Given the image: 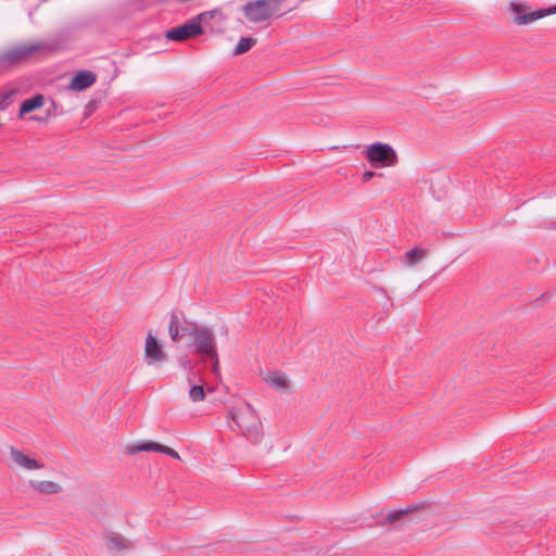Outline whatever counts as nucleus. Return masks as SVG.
<instances>
[{"label":"nucleus","instance_id":"nucleus-8","mask_svg":"<svg viewBox=\"0 0 556 556\" xmlns=\"http://www.w3.org/2000/svg\"><path fill=\"white\" fill-rule=\"evenodd\" d=\"M144 359L148 366L162 364L167 359L162 343L150 332L146 337Z\"/></svg>","mask_w":556,"mask_h":556},{"label":"nucleus","instance_id":"nucleus-17","mask_svg":"<svg viewBox=\"0 0 556 556\" xmlns=\"http://www.w3.org/2000/svg\"><path fill=\"white\" fill-rule=\"evenodd\" d=\"M168 333L173 341H178L180 339V323L179 317L175 312L170 314Z\"/></svg>","mask_w":556,"mask_h":556},{"label":"nucleus","instance_id":"nucleus-5","mask_svg":"<svg viewBox=\"0 0 556 556\" xmlns=\"http://www.w3.org/2000/svg\"><path fill=\"white\" fill-rule=\"evenodd\" d=\"M365 156L372 167L393 166L397 162L395 150L388 143L375 142L366 147Z\"/></svg>","mask_w":556,"mask_h":556},{"label":"nucleus","instance_id":"nucleus-23","mask_svg":"<svg viewBox=\"0 0 556 556\" xmlns=\"http://www.w3.org/2000/svg\"><path fill=\"white\" fill-rule=\"evenodd\" d=\"M375 175H376V174H375L374 172H371V170H366V172L363 174V176H362V180H363L364 182H367V181H369V180H370Z\"/></svg>","mask_w":556,"mask_h":556},{"label":"nucleus","instance_id":"nucleus-10","mask_svg":"<svg viewBox=\"0 0 556 556\" xmlns=\"http://www.w3.org/2000/svg\"><path fill=\"white\" fill-rule=\"evenodd\" d=\"M10 454H11L13 462L17 466H20L24 469L35 470V469H41L45 467V465L42 463L36 460L35 458H30L29 456L25 455L22 451L15 448V447L10 448Z\"/></svg>","mask_w":556,"mask_h":556},{"label":"nucleus","instance_id":"nucleus-14","mask_svg":"<svg viewBox=\"0 0 556 556\" xmlns=\"http://www.w3.org/2000/svg\"><path fill=\"white\" fill-rule=\"evenodd\" d=\"M45 103V97L42 94H36L29 99H26L22 102L18 115L23 116L28 114L39 108H41Z\"/></svg>","mask_w":556,"mask_h":556},{"label":"nucleus","instance_id":"nucleus-19","mask_svg":"<svg viewBox=\"0 0 556 556\" xmlns=\"http://www.w3.org/2000/svg\"><path fill=\"white\" fill-rule=\"evenodd\" d=\"M426 255V250L421 248H414L406 253L407 265L414 266L420 262Z\"/></svg>","mask_w":556,"mask_h":556},{"label":"nucleus","instance_id":"nucleus-1","mask_svg":"<svg viewBox=\"0 0 556 556\" xmlns=\"http://www.w3.org/2000/svg\"><path fill=\"white\" fill-rule=\"evenodd\" d=\"M232 431L238 430L252 444H258L263 437V425L256 410L249 403H242L230 412Z\"/></svg>","mask_w":556,"mask_h":556},{"label":"nucleus","instance_id":"nucleus-12","mask_svg":"<svg viewBox=\"0 0 556 556\" xmlns=\"http://www.w3.org/2000/svg\"><path fill=\"white\" fill-rule=\"evenodd\" d=\"M105 545L111 552H123L131 547V542L118 533H111L105 538Z\"/></svg>","mask_w":556,"mask_h":556},{"label":"nucleus","instance_id":"nucleus-27","mask_svg":"<svg viewBox=\"0 0 556 556\" xmlns=\"http://www.w3.org/2000/svg\"><path fill=\"white\" fill-rule=\"evenodd\" d=\"M10 94H13V91H10V93H7L5 98L10 97Z\"/></svg>","mask_w":556,"mask_h":556},{"label":"nucleus","instance_id":"nucleus-7","mask_svg":"<svg viewBox=\"0 0 556 556\" xmlns=\"http://www.w3.org/2000/svg\"><path fill=\"white\" fill-rule=\"evenodd\" d=\"M192 345L195 348V353L202 358L216 356L215 334L213 330L207 327H200L199 330L194 332Z\"/></svg>","mask_w":556,"mask_h":556},{"label":"nucleus","instance_id":"nucleus-16","mask_svg":"<svg viewBox=\"0 0 556 556\" xmlns=\"http://www.w3.org/2000/svg\"><path fill=\"white\" fill-rule=\"evenodd\" d=\"M418 508H419L418 505H409L404 509L394 510L388 515L386 522L393 523L395 521H399L402 518H404L406 515L417 510Z\"/></svg>","mask_w":556,"mask_h":556},{"label":"nucleus","instance_id":"nucleus-18","mask_svg":"<svg viewBox=\"0 0 556 556\" xmlns=\"http://www.w3.org/2000/svg\"><path fill=\"white\" fill-rule=\"evenodd\" d=\"M255 43L256 39L242 37L233 50V55H240L248 52L253 46H255Z\"/></svg>","mask_w":556,"mask_h":556},{"label":"nucleus","instance_id":"nucleus-21","mask_svg":"<svg viewBox=\"0 0 556 556\" xmlns=\"http://www.w3.org/2000/svg\"><path fill=\"white\" fill-rule=\"evenodd\" d=\"M200 327H197L193 324H186L184 326L180 325V339L186 337H192L194 336V332L199 330Z\"/></svg>","mask_w":556,"mask_h":556},{"label":"nucleus","instance_id":"nucleus-4","mask_svg":"<svg viewBox=\"0 0 556 556\" xmlns=\"http://www.w3.org/2000/svg\"><path fill=\"white\" fill-rule=\"evenodd\" d=\"M280 0H254L243 8L244 16L252 23H263L278 13Z\"/></svg>","mask_w":556,"mask_h":556},{"label":"nucleus","instance_id":"nucleus-26","mask_svg":"<svg viewBox=\"0 0 556 556\" xmlns=\"http://www.w3.org/2000/svg\"><path fill=\"white\" fill-rule=\"evenodd\" d=\"M10 94H13V91H10V93H7L5 98L10 97Z\"/></svg>","mask_w":556,"mask_h":556},{"label":"nucleus","instance_id":"nucleus-11","mask_svg":"<svg viewBox=\"0 0 556 556\" xmlns=\"http://www.w3.org/2000/svg\"><path fill=\"white\" fill-rule=\"evenodd\" d=\"M97 80L94 73L90 71L78 72L71 80L70 87L72 90L81 91L92 86Z\"/></svg>","mask_w":556,"mask_h":556},{"label":"nucleus","instance_id":"nucleus-2","mask_svg":"<svg viewBox=\"0 0 556 556\" xmlns=\"http://www.w3.org/2000/svg\"><path fill=\"white\" fill-rule=\"evenodd\" d=\"M53 50V46L45 42L24 43L0 52V72L10 70L27 61L34 53Z\"/></svg>","mask_w":556,"mask_h":556},{"label":"nucleus","instance_id":"nucleus-25","mask_svg":"<svg viewBox=\"0 0 556 556\" xmlns=\"http://www.w3.org/2000/svg\"><path fill=\"white\" fill-rule=\"evenodd\" d=\"M545 228H548V229H555L556 230V222H549Z\"/></svg>","mask_w":556,"mask_h":556},{"label":"nucleus","instance_id":"nucleus-22","mask_svg":"<svg viewBox=\"0 0 556 556\" xmlns=\"http://www.w3.org/2000/svg\"><path fill=\"white\" fill-rule=\"evenodd\" d=\"M179 364H180V366H181L184 369H186V370H188V371L193 370V365H192L191 361H190V359H188L187 357H181V358L179 359Z\"/></svg>","mask_w":556,"mask_h":556},{"label":"nucleus","instance_id":"nucleus-13","mask_svg":"<svg viewBox=\"0 0 556 556\" xmlns=\"http://www.w3.org/2000/svg\"><path fill=\"white\" fill-rule=\"evenodd\" d=\"M30 488L42 494H56L62 491V486L53 481H29Z\"/></svg>","mask_w":556,"mask_h":556},{"label":"nucleus","instance_id":"nucleus-3","mask_svg":"<svg viewBox=\"0 0 556 556\" xmlns=\"http://www.w3.org/2000/svg\"><path fill=\"white\" fill-rule=\"evenodd\" d=\"M508 9L513 14V23L518 26L530 25L540 18L556 14V5L548 9H538L529 12L530 7L526 2L516 0L508 3Z\"/></svg>","mask_w":556,"mask_h":556},{"label":"nucleus","instance_id":"nucleus-20","mask_svg":"<svg viewBox=\"0 0 556 556\" xmlns=\"http://www.w3.org/2000/svg\"><path fill=\"white\" fill-rule=\"evenodd\" d=\"M189 397L193 402H200L205 399V392L202 386H191L189 390Z\"/></svg>","mask_w":556,"mask_h":556},{"label":"nucleus","instance_id":"nucleus-24","mask_svg":"<svg viewBox=\"0 0 556 556\" xmlns=\"http://www.w3.org/2000/svg\"><path fill=\"white\" fill-rule=\"evenodd\" d=\"M207 358L213 362L212 369L215 374H217L218 372V355L216 354L215 357H207Z\"/></svg>","mask_w":556,"mask_h":556},{"label":"nucleus","instance_id":"nucleus-6","mask_svg":"<svg viewBox=\"0 0 556 556\" xmlns=\"http://www.w3.org/2000/svg\"><path fill=\"white\" fill-rule=\"evenodd\" d=\"M208 17H212V13L203 12L187 23L167 30L165 36L169 40L185 41L194 36L201 35L203 34L201 22L206 21Z\"/></svg>","mask_w":556,"mask_h":556},{"label":"nucleus","instance_id":"nucleus-9","mask_svg":"<svg viewBox=\"0 0 556 556\" xmlns=\"http://www.w3.org/2000/svg\"><path fill=\"white\" fill-rule=\"evenodd\" d=\"M139 452H159L168 455L175 459H180L179 454L175 450L156 442H147L142 444H134L127 446V453L129 455H134Z\"/></svg>","mask_w":556,"mask_h":556},{"label":"nucleus","instance_id":"nucleus-15","mask_svg":"<svg viewBox=\"0 0 556 556\" xmlns=\"http://www.w3.org/2000/svg\"><path fill=\"white\" fill-rule=\"evenodd\" d=\"M264 380L270 387H273L279 391H282V392L287 391V389L289 387L286 376L283 374L277 372V371L268 372L265 376Z\"/></svg>","mask_w":556,"mask_h":556}]
</instances>
